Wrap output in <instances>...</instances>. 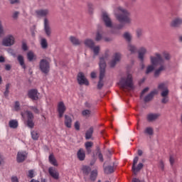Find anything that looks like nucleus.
Segmentation results:
<instances>
[{
	"label": "nucleus",
	"mask_w": 182,
	"mask_h": 182,
	"mask_svg": "<svg viewBox=\"0 0 182 182\" xmlns=\"http://www.w3.org/2000/svg\"><path fill=\"white\" fill-rule=\"evenodd\" d=\"M146 52H147V50H146V48H144V47H141L139 51V55L138 58L139 59L141 60V62H143V60H144V55H146Z\"/></svg>",
	"instance_id": "nucleus-22"
},
{
	"label": "nucleus",
	"mask_w": 182,
	"mask_h": 182,
	"mask_svg": "<svg viewBox=\"0 0 182 182\" xmlns=\"http://www.w3.org/2000/svg\"><path fill=\"white\" fill-rule=\"evenodd\" d=\"M143 35V30L141 28L136 29V36L137 38H140Z\"/></svg>",
	"instance_id": "nucleus-51"
},
{
	"label": "nucleus",
	"mask_w": 182,
	"mask_h": 182,
	"mask_svg": "<svg viewBox=\"0 0 182 182\" xmlns=\"http://www.w3.org/2000/svg\"><path fill=\"white\" fill-rule=\"evenodd\" d=\"M5 35V31H4V26H2V21H0V38Z\"/></svg>",
	"instance_id": "nucleus-47"
},
{
	"label": "nucleus",
	"mask_w": 182,
	"mask_h": 182,
	"mask_svg": "<svg viewBox=\"0 0 182 182\" xmlns=\"http://www.w3.org/2000/svg\"><path fill=\"white\" fill-rule=\"evenodd\" d=\"M160 117V114L159 113H149L146 116V120L149 123H151V122H156L157 119Z\"/></svg>",
	"instance_id": "nucleus-14"
},
{
	"label": "nucleus",
	"mask_w": 182,
	"mask_h": 182,
	"mask_svg": "<svg viewBox=\"0 0 182 182\" xmlns=\"http://www.w3.org/2000/svg\"><path fill=\"white\" fill-rule=\"evenodd\" d=\"M122 55L119 53H116L114 55V58L109 63V65L111 66V68H114V66H116V63L120 61Z\"/></svg>",
	"instance_id": "nucleus-15"
},
{
	"label": "nucleus",
	"mask_w": 182,
	"mask_h": 182,
	"mask_svg": "<svg viewBox=\"0 0 182 182\" xmlns=\"http://www.w3.org/2000/svg\"><path fill=\"white\" fill-rule=\"evenodd\" d=\"M116 167H117V164L113 163L112 165H109L104 168L105 173H106V174H112V173L114 172Z\"/></svg>",
	"instance_id": "nucleus-18"
},
{
	"label": "nucleus",
	"mask_w": 182,
	"mask_h": 182,
	"mask_svg": "<svg viewBox=\"0 0 182 182\" xmlns=\"http://www.w3.org/2000/svg\"><path fill=\"white\" fill-rule=\"evenodd\" d=\"M103 39V34L100 33V31H97L96 36H95V41L97 42H99L100 41H102Z\"/></svg>",
	"instance_id": "nucleus-41"
},
{
	"label": "nucleus",
	"mask_w": 182,
	"mask_h": 182,
	"mask_svg": "<svg viewBox=\"0 0 182 182\" xmlns=\"http://www.w3.org/2000/svg\"><path fill=\"white\" fill-rule=\"evenodd\" d=\"M44 30L47 36H50V26H49V21L48 18H44Z\"/></svg>",
	"instance_id": "nucleus-21"
},
{
	"label": "nucleus",
	"mask_w": 182,
	"mask_h": 182,
	"mask_svg": "<svg viewBox=\"0 0 182 182\" xmlns=\"http://www.w3.org/2000/svg\"><path fill=\"white\" fill-rule=\"evenodd\" d=\"M2 45L4 46H12L15 45V37L12 35H8L3 39Z\"/></svg>",
	"instance_id": "nucleus-8"
},
{
	"label": "nucleus",
	"mask_w": 182,
	"mask_h": 182,
	"mask_svg": "<svg viewBox=\"0 0 182 182\" xmlns=\"http://www.w3.org/2000/svg\"><path fill=\"white\" fill-rule=\"evenodd\" d=\"M11 182H19V180L18 179V177L12 176L11 177Z\"/></svg>",
	"instance_id": "nucleus-63"
},
{
	"label": "nucleus",
	"mask_w": 182,
	"mask_h": 182,
	"mask_svg": "<svg viewBox=\"0 0 182 182\" xmlns=\"http://www.w3.org/2000/svg\"><path fill=\"white\" fill-rule=\"evenodd\" d=\"M31 134L33 140H38L39 132H38V131H31Z\"/></svg>",
	"instance_id": "nucleus-35"
},
{
	"label": "nucleus",
	"mask_w": 182,
	"mask_h": 182,
	"mask_svg": "<svg viewBox=\"0 0 182 182\" xmlns=\"http://www.w3.org/2000/svg\"><path fill=\"white\" fill-rule=\"evenodd\" d=\"M168 102V97H163V99L161 100V103H164L166 105V103Z\"/></svg>",
	"instance_id": "nucleus-57"
},
{
	"label": "nucleus",
	"mask_w": 182,
	"mask_h": 182,
	"mask_svg": "<svg viewBox=\"0 0 182 182\" xmlns=\"http://www.w3.org/2000/svg\"><path fill=\"white\" fill-rule=\"evenodd\" d=\"M17 60L23 69H26V65H25V60L23 59V56H22L21 55H18Z\"/></svg>",
	"instance_id": "nucleus-26"
},
{
	"label": "nucleus",
	"mask_w": 182,
	"mask_h": 182,
	"mask_svg": "<svg viewBox=\"0 0 182 182\" xmlns=\"http://www.w3.org/2000/svg\"><path fill=\"white\" fill-rule=\"evenodd\" d=\"M36 14L38 18H43L45 16H48L49 14V10L48 9H40L36 11Z\"/></svg>",
	"instance_id": "nucleus-17"
},
{
	"label": "nucleus",
	"mask_w": 182,
	"mask_h": 182,
	"mask_svg": "<svg viewBox=\"0 0 182 182\" xmlns=\"http://www.w3.org/2000/svg\"><path fill=\"white\" fill-rule=\"evenodd\" d=\"M137 163H139V156H135L133 160L132 168L134 174H137V173H139L141 170V168L144 167V164H143V163H139L138 165L136 166Z\"/></svg>",
	"instance_id": "nucleus-6"
},
{
	"label": "nucleus",
	"mask_w": 182,
	"mask_h": 182,
	"mask_svg": "<svg viewBox=\"0 0 182 182\" xmlns=\"http://www.w3.org/2000/svg\"><path fill=\"white\" fill-rule=\"evenodd\" d=\"M4 163H5L4 156L0 154V166H2Z\"/></svg>",
	"instance_id": "nucleus-59"
},
{
	"label": "nucleus",
	"mask_w": 182,
	"mask_h": 182,
	"mask_svg": "<svg viewBox=\"0 0 182 182\" xmlns=\"http://www.w3.org/2000/svg\"><path fill=\"white\" fill-rule=\"evenodd\" d=\"M29 109H31V110H33V112H34V113H36V114H38L39 109H38V107H33V106H30Z\"/></svg>",
	"instance_id": "nucleus-49"
},
{
	"label": "nucleus",
	"mask_w": 182,
	"mask_h": 182,
	"mask_svg": "<svg viewBox=\"0 0 182 182\" xmlns=\"http://www.w3.org/2000/svg\"><path fill=\"white\" fill-rule=\"evenodd\" d=\"M128 49L131 52V53H136L137 52V48H136V46L131 44L128 46Z\"/></svg>",
	"instance_id": "nucleus-39"
},
{
	"label": "nucleus",
	"mask_w": 182,
	"mask_h": 182,
	"mask_svg": "<svg viewBox=\"0 0 182 182\" xmlns=\"http://www.w3.org/2000/svg\"><path fill=\"white\" fill-rule=\"evenodd\" d=\"M161 96L162 97H168L167 96H168V89L164 90L161 93Z\"/></svg>",
	"instance_id": "nucleus-45"
},
{
	"label": "nucleus",
	"mask_w": 182,
	"mask_h": 182,
	"mask_svg": "<svg viewBox=\"0 0 182 182\" xmlns=\"http://www.w3.org/2000/svg\"><path fill=\"white\" fill-rule=\"evenodd\" d=\"M18 16H19V12L18 11H15L13 14L12 18H14V19H17Z\"/></svg>",
	"instance_id": "nucleus-58"
},
{
	"label": "nucleus",
	"mask_w": 182,
	"mask_h": 182,
	"mask_svg": "<svg viewBox=\"0 0 182 182\" xmlns=\"http://www.w3.org/2000/svg\"><path fill=\"white\" fill-rule=\"evenodd\" d=\"M102 20L104 21L107 28H112V20L110 19V17H109L107 13H102Z\"/></svg>",
	"instance_id": "nucleus-13"
},
{
	"label": "nucleus",
	"mask_w": 182,
	"mask_h": 182,
	"mask_svg": "<svg viewBox=\"0 0 182 182\" xmlns=\"http://www.w3.org/2000/svg\"><path fill=\"white\" fill-rule=\"evenodd\" d=\"M150 59H151V65H153L154 66H159V65L160 66L159 69H157L154 72L155 77H159V76L160 75V73H161V72H163V70L166 69V67L164 65V60L161 57V55H160L158 53H155V57L151 56Z\"/></svg>",
	"instance_id": "nucleus-1"
},
{
	"label": "nucleus",
	"mask_w": 182,
	"mask_h": 182,
	"mask_svg": "<svg viewBox=\"0 0 182 182\" xmlns=\"http://www.w3.org/2000/svg\"><path fill=\"white\" fill-rule=\"evenodd\" d=\"M22 49L23 50H28V46L26 45V43L23 42Z\"/></svg>",
	"instance_id": "nucleus-60"
},
{
	"label": "nucleus",
	"mask_w": 182,
	"mask_h": 182,
	"mask_svg": "<svg viewBox=\"0 0 182 182\" xmlns=\"http://www.w3.org/2000/svg\"><path fill=\"white\" fill-rule=\"evenodd\" d=\"M146 92H149V87H145L141 92L140 98L143 97L144 96V93H146Z\"/></svg>",
	"instance_id": "nucleus-52"
},
{
	"label": "nucleus",
	"mask_w": 182,
	"mask_h": 182,
	"mask_svg": "<svg viewBox=\"0 0 182 182\" xmlns=\"http://www.w3.org/2000/svg\"><path fill=\"white\" fill-rule=\"evenodd\" d=\"M41 45L42 49H47L48 48V41L46 40V38H42L41 41Z\"/></svg>",
	"instance_id": "nucleus-36"
},
{
	"label": "nucleus",
	"mask_w": 182,
	"mask_h": 182,
	"mask_svg": "<svg viewBox=\"0 0 182 182\" xmlns=\"http://www.w3.org/2000/svg\"><path fill=\"white\" fill-rule=\"evenodd\" d=\"M26 116L27 117V126L28 127H29L30 129H33V127H35V122H33V113H32V112L31 111H26Z\"/></svg>",
	"instance_id": "nucleus-7"
},
{
	"label": "nucleus",
	"mask_w": 182,
	"mask_h": 182,
	"mask_svg": "<svg viewBox=\"0 0 182 182\" xmlns=\"http://www.w3.org/2000/svg\"><path fill=\"white\" fill-rule=\"evenodd\" d=\"M91 49L93 50L95 56H97V55H99L100 47L94 46L92 48H91Z\"/></svg>",
	"instance_id": "nucleus-37"
},
{
	"label": "nucleus",
	"mask_w": 182,
	"mask_h": 182,
	"mask_svg": "<svg viewBox=\"0 0 182 182\" xmlns=\"http://www.w3.org/2000/svg\"><path fill=\"white\" fill-rule=\"evenodd\" d=\"M75 130H80V124L77 121L75 123Z\"/></svg>",
	"instance_id": "nucleus-56"
},
{
	"label": "nucleus",
	"mask_w": 182,
	"mask_h": 182,
	"mask_svg": "<svg viewBox=\"0 0 182 182\" xmlns=\"http://www.w3.org/2000/svg\"><path fill=\"white\" fill-rule=\"evenodd\" d=\"M144 133H145V134H149V136L153 135V133H154L153 128H151V127H146L145 129Z\"/></svg>",
	"instance_id": "nucleus-40"
},
{
	"label": "nucleus",
	"mask_w": 182,
	"mask_h": 182,
	"mask_svg": "<svg viewBox=\"0 0 182 182\" xmlns=\"http://www.w3.org/2000/svg\"><path fill=\"white\" fill-rule=\"evenodd\" d=\"M21 109V104H19L18 101H16L14 104V109L16 112H18Z\"/></svg>",
	"instance_id": "nucleus-48"
},
{
	"label": "nucleus",
	"mask_w": 182,
	"mask_h": 182,
	"mask_svg": "<svg viewBox=\"0 0 182 182\" xmlns=\"http://www.w3.org/2000/svg\"><path fill=\"white\" fill-rule=\"evenodd\" d=\"M93 146V143L92 141H87L85 143V149H90Z\"/></svg>",
	"instance_id": "nucleus-54"
},
{
	"label": "nucleus",
	"mask_w": 182,
	"mask_h": 182,
	"mask_svg": "<svg viewBox=\"0 0 182 182\" xmlns=\"http://www.w3.org/2000/svg\"><path fill=\"white\" fill-rule=\"evenodd\" d=\"M154 95H157L156 90L151 91L149 94H148L146 96H145L144 101L146 103H147L148 102H150L154 97Z\"/></svg>",
	"instance_id": "nucleus-20"
},
{
	"label": "nucleus",
	"mask_w": 182,
	"mask_h": 182,
	"mask_svg": "<svg viewBox=\"0 0 182 182\" xmlns=\"http://www.w3.org/2000/svg\"><path fill=\"white\" fill-rule=\"evenodd\" d=\"M30 182H46V179L41 178V181L36 179H31Z\"/></svg>",
	"instance_id": "nucleus-62"
},
{
	"label": "nucleus",
	"mask_w": 182,
	"mask_h": 182,
	"mask_svg": "<svg viewBox=\"0 0 182 182\" xmlns=\"http://www.w3.org/2000/svg\"><path fill=\"white\" fill-rule=\"evenodd\" d=\"M77 80L80 85H85V86H89V81L86 77H85V75L83 73H79L77 75Z\"/></svg>",
	"instance_id": "nucleus-10"
},
{
	"label": "nucleus",
	"mask_w": 182,
	"mask_h": 182,
	"mask_svg": "<svg viewBox=\"0 0 182 182\" xmlns=\"http://www.w3.org/2000/svg\"><path fill=\"white\" fill-rule=\"evenodd\" d=\"M9 87H11V84L8 83L6 85V90L4 93V95L5 96V97H8V96L9 95Z\"/></svg>",
	"instance_id": "nucleus-42"
},
{
	"label": "nucleus",
	"mask_w": 182,
	"mask_h": 182,
	"mask_svg": "<svg viewBox=\"0 0 182 182\" xmlns=\"http://www.w3.org/2000/svg\"><path fill=\"white\" fill-rule=\"evenodd\" d=\"M70 41L74 46H79V45L82 44V41L75 36H70Z\"/></svg>",
	"instance_id": "nucleus-24"
},
{
	"label": "nucleus",
	"mask_w": 182,
	"mask_h": 182,
	"mask_svg": "<svg viewBox=\"0 0 182 182\" xmlns=\"http://www.w3.org/2000/svg\"><path fill=\"white\" fill-rule=\"evenodd\" d=\"M81 114L82 117H85V119H89L92 116V111L90 109H83L81 112Z\"/></svg>",
	"instance_id": "nucleus-27"
},
{
	"label": "nucleus",
	"mask_w": 182,
	"mask_h": 182,
	"mask_svg": "<svg viewBox=\"0 0 182 182\" xmlns=\"http://www.w3.org/2000/svg\"><path fill=\"white\" fill-rule=\"evenodd\" d=\"M90 178L91 181H95L97 178V171L93 170L90 173Z\"/></svg>",
	"instance_id": "nucleus-33"
},
{
	"label": "nucleus",
	"mask_w": 182,
	"mask_h": 182,
	"mask_svg": "<svg viewBox=\"0 0 182 182\" xmlns=\"http://www.w3.org/2000/svg\"><path fill=\"white\" fill-rule=\"evenodd\" d=\"M84 106L87 109H93V102L92 101H87L84 103Z\"/></svg>",
	"instance_id": "nucleus-38"
},
{
	"label": "nucleus",
	"mask_w": 182,
	"mask_h": 182,
	"mask_svg": "<svg viewBox=\"0 0 182 182\" xmlns=\"http://www.w3.org/2000/svg\"><path fill=\"white\" fill-rule=\"evenodd\" d=\"M169 161H170L171 166H173V164H174V157H173V156H170Z\"/></svg>",
	"instance_id": "nucleus-61"
},
{
	"label": "nucleus",
	"mask_w": 182,
	"mask_h": 182,
	"mask_svg": "<svg viewBox=\"0 0 182 182\" xmlns=\"http://www.w3.org/2000/svg\"><path fill=\"white\" fill-rule=\"evenodd\" d=\"M182 23V19L181 18H176L174 19L172 23H171V26L173 28H177L178 27L179 25H181Z\"/></svg>",
	"instance_id": "nucleus-30"
},
{
	"label": "nucleus",
	"mask_w": 182,
	"mask_h": 182,
	"mask_svg": "<svg viewBox=\"0 0 182 182\" xmlns=\"http://www.w3.org/2000/svg\"><path fill=\"white\" fill-rule=\"evenodd\" d=\"M92 136H93V127H91L85 133V139L86 140H89L92 139Z\"/></svg>",
	"instance_id": "nucleus-28"
},
{
	"label": "nucleus",
	"mask_w": 182,
	"mask_h": 182,
	"mask_svg": "<svg viewBox=\"0 0 182 182\" xmlns=\"http://www.w3.org/2000/svg\"><path fill=\"white\" fill-rule=\"evenodd\" d=\"M124 38L127 42H130L132 41V36L129 33H125L124 34Z\"/></svg>",
	"instance_id": "nucleus-44"
},
{
	"label": "nucleus",
	"mask_w": 182,
	"mask_h": 182,
	"mask_svg": "<svg viewBox=\"0 0 182 182\" xmlns=\"http://www.w3.org/2000/svg\"><path fill=\"white\" fill-rule=\"evenodd\" d=\"M85 46H87V48H90V49H92L95 46V42L92 39H86L84 42Z\"/></svg>",
	"instance_id": "nucleus-29"
},
{
	"label": "nucleus",
	"mask_w": 182,
	"mask_h": 182,
	"mask_svg": "<svg viewBox=\"0 0 182 182\" xmlns=\"http://www.w3.org/2000/svg\"><path fill=\"white\" fill-rule=\"evenodd\" d=\"M28 97L31 100H39V92L36 89H31L28 92Z\"/></svg>",
	"instance_id": "nucleus-9"
},
{
	"label": "nucleus",
	"mask_w": 182,
	"mask_h": 182,
	"mask_svg": "<svg viewBox=\"0 0 182 182\" xmlns=\"http://www.w3.org/2000/svg\"><path fill=\"white\" fill-rule=\"evenodd\" d=\"M77 157L80 161H85V159H86V153L85 152V149H80L77 152Z\"/></svg>",
	"instance_id": "nucleus-16"
},
{
	"label": "nucleus",
	"mask_w": 182,
	"mask_h": 182,
	"mask_svg": "<svg viewBox=\"0 0 182 182\" xmlns=\"http://www.w3.org/2000/svg\"><path fill=\"white\" fill-rule=\"evenodd\" d=\"M58 116L60 119H62V117H63V114H65V112H66V106H65V103L63 102H58Z\"/></svg>",
	"instance_id": "nucleus-11"
},
{
	"label": "nucleus",
	"mask_w": 182,
	"mask_h": 182,
	"mask_svg": "<svg viewBox=\"0 0 182 182\" xmlns=\"http://www.w3.org/2000/svg\"><path fill=\"white\" fill-rule=\"evenodd\" d=\"M28 157V153L26 151H19L17 154V163H23L26 158Z\"/></svg>",
	"instance_id": "nucleus-12"
},
{
	"label": "nucleus",
	"mask_w": 182,
	"mask_h": 182,
	"mask_svg": "<svg viewBox=\"0 0 182 182\" xmlns=\"http://www.w3.org/2000/svg\"><path fill=\"white\" fill-rule=\"evenodd\" d=\"M82 171L83 174H85V176H89V173L92 171V168H90V166H83Z\"/></svg>",
	"instance_id": "nucleus-32"
},
{
	"label": "nucleus",
	"mask_w": 182,
	"mask_h": 182,
	"mask_svg": "<svg viewBox=\"0 0 182 182\" xmlns=\"http://www.w3.org/2000/svg\"><path fill=\"white\" fill-rule=\"evenodd\" d=\"M98 159H100V161L103 162L104 159H103V154H102V153H99L98 154Z\"/></svg>",
	"instance_id": "nucleus-64"
},
{
	"label": "nucleus",
	"mask_w": 182,
	"mask_h": 182,
	"mask_svg": "<svg viewBox=\"0 0 182 182\" xmlns=\"http://www.w3.org/2000/svg\"><path fill=\"white\" fill-rule=\"evenodd\" d=\"M48 173L50 176H52L53 178H54V180H59V172L53 169V167H50L48 168Z\"/></svg>",
	"instance_id": "nucleus-19"
},
{
	"label": "nucleus",
	"mask_w": 182,
	"mask_h": 182,
	"mask_svg": "<svg viewBox=\"0 0 182 182\" xmlns=\"http://www.w3.org/2000/svg\"><path fill=\"white\" fill-rule=\"evenodd\" d=\"M154 66L155 65H153V64L151 65H149L146 68V74L149 75V73H151V72L154 70Z\"/></svg>",
	"instance_id": "nucleus-43"
},
{
	"label": "nucleus",
	"mask_w": 182,
	"mask_h": 182,
	"mask_svg": "<svg viewBox=\"0 0 182 182\" xmlns=\"http://www.w3.org/2000/svg\"><path fill=\"white\" fill-rule=\"evenodd\" d=\"M106 73V61H105V58L101 57L100 58V80L97 84V89L100 90L104 86L103 79Z\"/></svg>",
	"instance_id": "nucleus-3"
},
{
	"label": "nucleus",
	"mask_w": 182,
	"mask_h": 182,
	"mask_svg": "<svg viewBox=\"0 0 182 182\" xmlns=\"http://www.w3.org/2000/svg\"><path fill=\"white\" fill-rule=\"evenodd\" d=\"M163 56L166 60H170V54H168V53L164 52Z\"/></svg>",
	"instance_id": "nucleus-53"
},
{
	"label": "nucleus",
	"mask_w": 182,
	"mask_h": 182,
	"mask_svg": "<svg viewBox=\"0 0 182 182\" xmlns=\"http://www.w3.org/2000/svg\"><path fill=\"white\" fill-rule=\"evenodd\" d=\"M27 59L29 60V62H32V60H36V55H35V53H33V52L29 51L27 53Z\"/></svg>",
	"instance_id": "nucleus-31"
},
{
	"label": "nucleus",
	"mask_w": 182,
	"mask_h": 182,
	"mask_svg": "<svg viewBox=\"0 0 182 182\" xmlns=\"http://www.w3.org/2000/svg\"><path fill=\"white\" fill-rule=\"evenodd\" d=\"M119 85L122 89L125 87H133V77L132 75L128 74L126 78H121Z\"/></svg>",
	"instance_id": "nucleus-4"
},
{
	"label": "nucleus",
	"mask_w": 182,
	"mask_h": 182,
	"mask_svg": "<svg viewBox=\"0 0 182 182\" xmlns=\"http://www.w3.org/2000/svg\"><path fill=\"white\" fill-rule=\"evenodd\" d=\"M9 126L10 129H18L19 122H18V119H11L9 122Z\"/></svg>",
	"instance_id": "nucleus-23"
},
{
	"label": "nucleus",
	"mask_w": 182,
	"mask_h": 182,
	"mask_svg": "<svg viewBox=\"0 0 182 182\" xmlns=\"http://www.w3.org/2000/svg\"><path fill=\"white\" fill-rule=\"evenodd\" d=\"M158 89H159V90H165L166 89H167V87H166V84L161 83L159 85Z\"/></svg>",
	"instance_id": "nucleus-50"
},
{
	"label": "nucleus",
	"mask_w": 182,
	"mask_h": 182,
	"mask_svg": "<svg viewBox=\"0 0 182 182\" xmlns=\"http://www.w3.org/2000/svg\"><path fill=\"white\" fill-rule=\"evenodd\" d=\"M28 178H33V177H35V171H33V169L28 171Z\"/></svg>",
	"instance_id": "nucleus-46"
},
{
	"label": "nucleus",
	"mask_w": 182,
	"mask_h": 182,
	"mask_svg": "<svg viewBox=\"0 0 182 182\" xmlns=\"http://www.w3.org/2000/svg\"><path fill=\"white\" fill-rule=\"evenodd\" d=\"M40 70L45 75H48L50 70V64L46 59H42L40 61Z\"/></svg>",
	"instance_id": "nucleus-5"
},
{
	"label": "nucleus",
	"mask_w": 182,
	"mask_h": 182,
	"mask_svg": "<svg viewBox=\"0 0 182 182\" xmlns=\"http://www.w3.org/2000/svg\"><path fill=\"white\" fill-rule=\"evenodd\" d=\"M159 168H161L162 171H164V163L163 161H159Z\"/></svg>",
	"instance_id": "nucleus-55"
},
{
	"label": "nucleus",
	"mask_w": 182,
	"mask_h": 182,
	"mask_svg": "<svg viewBox=\"0 0 182 182\" xmlns=\"http://www.w3.org/2000/svg\"><path fill=\"white\" fill-rule=\"evenodd\" d=\"M48 160L50 163V164H53V166H58V163L56 162V159H55V156H53V154H50Z\"/></svg>",
	"instance_id": "nucleus-34"
},
{
	"label": "nucleus",
	"mask_w": 182,
	"mask_h": 182,
	"mask_svg": "<svg viewBox=\"0 0 182 182\" xmlns=\"http://www.w3.org/2000/svg\"><path fill=\"white\" fill-rule=\"evenodd\" d=\"M119 11L122 12L121 14H117L116 16L117 19L120 22V24H118L115 26L116 29H122L124 26V23H130L132 22V20L130 19V14H129L126 9H124L122 7L118 8Z\"/></svg>",
	"instance_id": "nucleus-2"
},
{
	"label": "nucleus",
	"mask_w": 182,
	"mask_h": 182,
	"mask_svg": "<svg viewBox=\"0 0 182 182\" xmlns=\"http://www.w3.org/2000/svg\"><path fill=\"white\" fill-rule=\"evenodd\" d=\"M65 125L66 127H68V129L72 127V117L68 115H65Z\"/></svg>",
	"instance_id": "nucleus-25"
}]
</instances>
